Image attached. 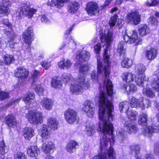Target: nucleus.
<instances>
[{"label":"nucleus","instance_id":"f257e3e1","mask_svg":"<svg viewBox=\"0 0 159 159\" xmlns=\"http://www.w3.org/2000/svg\"><path fill=\"white\" fill-rule=\"evenodd\" d=\"M107 43V48L109 46L111 40H105ZM104 64L102 65V63L98 60H97L98 72L93 71L92 73L91 77L94 83L98 82V73H102L105 77L103 83V88L104 90L106 91L107 94L103 92H101L99 96V108L98 112L99 113L102 112L104 117L107 116L108 114L113 117L112 113L113 110V106L111 101L108 99V96L111 97L113 93L112 85L111 82L109 79L110 72L109 66L110 65V57L108 52L107 48H105L104 53Z\"/></svg>","mask_w":159,"mask_h":159},{"label":"nucleus","instance_id":"f03ea898","mask_svg":"<svg viewBox=\"0 0 159 159\" xmlns=\"http://www.w3.org/2000/svg\"><path fill=\"white\" fill-rule=\"evenodd\" d=\"M102 112L99 113V120L101 121L98 125L99 131L104 134L100 142V150L99 154L93 157L92 159H115L116 153L112 147L108 150L106 148L109 142L110 144H113L114 135L113 134V127L111 121L113 117L108 114L104 117Z\"/></svg>","mask_w":159,"mask_h":159},{"label":"nucleus","instance_id":"7ed1b4c3","mask_svg":"<svg viewBox=\"0 0 159 159\" xmlns=\"http://www.w3.org/2000/svg\"><path fill=\"white\" fill-rule=\"evenodd\" d=\"M27 116L29 121L32 124H37L42 121V114L34 110L29 111Z\"/></svg>","mask_w":159,"mask_h":159},{"label":"nucleus","instance_id":"20e7f679","mask_svg":"<svg viewBox=\"0 0 159 159\" xmlns=\"http://www.w3.org/2000/svg\"><path fill=\"white\" fill-rule=\"evenodd\" d=\"M31 74L33 80V82L32 84V87L38 95H43V89L41 87L40 85H37L35 83L37 80V79L39 76V72L38 70H34L32 71Z\"/></svg>","mask_w":159,"mask_h":159},{"label":"nucleus","instance_id":"39448f33","mask_svg":"<svg viewBox=\"0 0 159 159\" xmlns=\"http://www.w3.org/2000/svg\"><path fill=\"white\" fill-rule=\"evenodd\" d=\"M86 11L90 16L98 15L99 12V9L98 3L94 1L89 2L86 5Z\"/></svg>","mask_w":159,"mask_h":159},{"label":"nucleus","instance_id":"423d86ee","mask_svg":"<svg viewBox=\"0 0 159 159\" xmlns=\"http://www.w3.org/2000/svg\"><path fill=\"white\" fill-rule=\"evenodd\" d=\"M77 112L75 110L69 108L64 113V117L66 121L69 124L73 123L77 119Z\"/></svg>","mask_w":159,"mask_h":159},{"label":"nucleus","instance_id":"0eeeda50","mask_svg":"<svg viewBox=\"0 0 159 159\" xmlns=\"http://www.w3.org/2000/svg\"><path fill=\"white\" fill-rule=\"evenodd\" d=\"M99 33L101 40H111L113 39V34L112 31L108 30V26H103Z\"/></svg>","mask_w":159,"mask_h":159},{"label":"nucleus","instance_id":"6e6552de","mask_svg":"<svg viewBox=\"0 0 159 159\" xmlns=\"http://www.w3.org/2000/svg\"><path fill=\"white\" fill-rule=\"evenodd\" d=\"M11 6V2L9 0H2V4H0V16L9 14L10 11L9 7Z\"/></svg>","mask_w":159,"mask_h":159},{"label":"nucleus","instance_id":"1a4fd4ad","mask_svg":"<svg viewBox=\"0 0 159 159\" xmlns=\"http://www.w3.org/2000/svg\"><path fill=\"white\" fill-rule=\"evenodd\" d=\"M83 110L89 117L92 116L94 113V108L93 103L91 101H86L83 104Z\"/></svg>","mask_w":159,"mask_h":159},{"label":"nucleus","instance_id":"9d476101","mask_svg":"<svg viewBox=\"0 0 159 159\" xmlns=\"http://www.w3.org/2000/svg\"><path fill=\"white\" fill-rule=\"evenodd\" d=\"M159 132V126L153 125L147 126L144 128L142 130V133L143 134L148 137L151 136L153 133Z\"/></svg>","mask_w":159,"mask_h":159},{"label":"nucleus","instance_id":"9b49d317","mask_svg":"<svg viewBox=\"0 0 159 159\" xmlns=\"http://www.w3.org/2000/svg\"><path fill=\"white\" fill-rule=\"evenodd\" d=\"M30 4L29 2L23 3V8L24 10V15L28 18H32L37 11L35 9L33 8H30Z\"/></svg>","mask_w":159,"mask_h":159},{"label":"nucleus","instance_id":"f8f14e48","mask_svg":"<svg viewBox=\"0 0 159 159\" xmlns=\"http://www.w3.org/2000/svg\"><path fill=\"white\" fill-rule=\"evenodd\" d=\"M28 74V70L23 67H18L15 70V76L20 79H25Z\"/></svg>","mask_w":159,"mask_h":159},{"label":"nucleus","instance_id":"ddd939ff","mask_svg":"<svg viewBox=\"0 0 159 159\" xmlns=\"http://www.w3.org/2000/svg\"><path fill=\"white\" fill-rule=\"evenodd\" d=\"M140 18V15L136 11L133 12L128 15L127 19L129 22L135 25H138L139 23Z\"/></svg>","mask_w":159,"mask_h":159},{"label":"nucleus","instance_id":"4468645a","mask_svg":"<svg viewBox=\"0 0 159 159\" xmlns=\"http://www.w3.org/2000/svg\"><path fill=\"white\" fill-rule=\"evenodd\" d=\"M130 100V104L132 107H140L142 110L144 109V105L143 103V99L139 100L136 99L135 97L130 96L129 98Z\"/></svg>","mask_w":159,"mask_h":159},{"label":"nucleus","instance_id":"2eb2a0df","mask_svg":"<svg viewBox=\"0 0 159 159\" xmlns=\"http://www.w3.org/2000/svg\"><path fill=\"white\" fill-rule=\"evenodd\" d=\"M55 147L53 143L51 141H46L43 143L41 149L45 153H49L53 150Z\"/></svg>","mask_w":159,"mask_h":159},{"label":"nucleus","instance_id":"dca6fc26","mask_svg":"<svg viewBox=\"0 0 159 159\" xmlns=\"http://www.w3.org/2000/svg\"><path fill=\"white\" fill-rule=\"evenodd\" d=\"M77 82V84L83 86L84 89H87L90 86L89 80L86 78L85 75H80Z\"/></svg>","mask_w":159,"mask_h":159},{"label":"nucleus","instance_id":"f3484780","mask_svg":"<svg viewBox=\"0 0 159 159\" xmlns=\"http://www.w3.org/2000/svg\"><path fill=\"white\" fill-rule=\"evenodd\" d=\"M84 89L83 86H81L77 83L71 85L70 86V91L73 94L78 95L81 94Z\"/></svg>","mask_w":159,"mask_h":159},{"label":"nucleus","instance_id":"a211bd4d","mask_svg":"<svg viewBox=\"0 0 159 159\" xmlns=\"http://www.w3.org/2000/svg\"><path fill=\"white\" fill-rule=\"evenodd\" d=\"M40 103L42 107L46 110H50L52 108L53 102L50 99L43 98L41 100Z\"/></svg>","mask_w":159,"mask_h":159},{"label":"nucleus","instance_id":"6ab92c4d","mask_svg":"<svg viewBox=\"0 0 159 159\" xmlns=\"http://www.w3.org/2000/svg\"><path fill=\"white\" fill-rule=\"evenodd\" d=\"M155 76L153 78L152 86L156 91H159V69L154 73Z\"/></svg>","mask_w":159,"mask_h":159},{"label":"nucleus","instance_id":"aec40b11","mask_svg":"<svg viewBox=\"0 0 159 159\" xmlns=\"http://www.w3.org/2000/svg\"><path fill=\"white\" fill-rule=\"evenodd\" d=\"M41 137L44 139H49L50 137V129L46 125H43L40 129Z\"/></svg>","mask_w":159,"mask_h":159},{"label":"nucleus","instance_id":"412c9836","mask_svg":"<svg viewBox=\"0 0 159 159\" xmlns=\"http://www.w3.org/2000/svg\"><path fill=\"white\" fill-rule=\"evenodd\" d=\"M40 153L39 148L35 146H31L27 149L28 156L32 157H36Z\"/></svg>","mask_w":159,"mask_h":159},{"label":"nucleus","instance_id":"4be33fe9","mask_svg":"<svg viewBox=\"0 0 159 159\" xmlns=\"http://www.w3.org/2000/svg\"><path fill=\"white\" fill-rule=\"evenodd\" d=\"M124 127L129 133H135L137 130L136 125L129 121H126L124 124Z\"/></svg>","mask_w":159,"mask_h":159},{"label":"nucleus","instance_id":"5701e85b","mask_svg":"<svg viewBox=\"0 0 159 159\" xmlns=\"http://www.w3.org/2000/svg\"><path fill=\"white\" fill-rule=\"evenodd\" d=\"M80 7V4L78 2L75 1L71 2L69 4L68 11L71 14L75 13Z\"/></svg>","mask_w":159,"mask_h":159},{"label":"nucleus","instance_id":"b1692460","mask_svg":"<svg viewBox=\"0 0 159 159\" xmlns=\"http://www.w3.org/2000/svg\"><path fill=\"white\" fill-rule=\"evenodd\" d=\"M34 36L32 28L29 27L23 33L22 37L24 40H30L33 39Z\"/></svg>","mask_w":159,"mask_h":159},{"label":"nucleus","instance_id":"393cba45","mask_svg":"<svg viewBox=\"0 0 159 159\" xmlns=\"http://www.w3.org/2000/svg\"><path fill=\"white\" fill-rule=\"evenodd\" d=\"M23 132L25 138L28 140H30L34 134V130L31 127L25 128Z\"/></svg>","mask_w":159,"mask_h":159},{"label":"nucleus","instance_id":"a878e982","mask_svg":"<svg viewBox=\"0 0 159 159\" xmlns=\"http://www.w3.org/2000/svg\"><path fill=\"white\" fill-rule=\"evenodd\" d=\"M125 42L122 40L120 41L118 44L117 51L119 54L120 58L121 59L125 57V49L124 48L123 45L125 43Z\"/></svg>","mask_w":159,"mask_h":159},{"label":"nucleus","instance_id":"bb28decb","mask_svg":"<svg viewBox=\"0 0 159 159\" xmlns=\"http://www.w3.org/2000/svg\"><path fill=\"white\" fill-rule=\"evenodd\" d=\"M78 146V144L77 142L74 141H70L68 143L66 149L68 152L71 153L75 151Z\"/></svg>","mask_w":159,"mask_h":159},{"label":"nucleus","instance_id":"cd10ccee","mask_svg":"<svg viewBox=\"0 0 159 159\" xmlns=\"http://www.w3.org/2000/svg\"><path fill=\"white\" fill-rule=\"evenodd\" d=\"M69 0H57V3H55L54 0H49L47 3L48 6H56L58 8H60L63 6L64 3Z\"/></svg>","mask_w":159,"mask_h":159},{"label":"nucleus","instance_id":"c85d7f7f","mask_svg":"<svg viewBox=\"0 0 159 159\" xmlns=\"http://www.w3.org/2000/svg\"><path fill=\"white\" fill-rule=\"evenodd\" d=\"M6 124L9 126L11 127L16 124V120L13 115H9L5 118Z\"/></svg>","mask_w":159,"mask_h":159},{"label":"nucleus","instance_id":"c756f323","mask_svg":"<svg viewBox=\"0 0 159 159\" xmlns=\"http://www.w3.org/2000/svg\"><path fill=\"white\" fill-rule=\"evenodd\" d=\"M89 58L90 54L87 52H83L82 53L77 55L76 56V58L80 62L87 61Z\"/></svg>","mask_w":159,"mask_h":159},{"label":"nucleus","instance_id":"7c9ffc66","mask_svg":"<svg viewBox=\"0 0 159 159\" xmlns=\"http://www.w3.org/2000/svg\"><path fill=\"white\" fill-rule=\"evenodd\" d=\"M146 57L147 59L149 60H152L157 57V52L154 48H151L148 50L146 52Z\"/></svg>","mask_w":159,"mask_h":159},{"label":"nucleus","instance_id":"2f4dec72","mask_svg":"<svg viewBox=\"0 0 159 159\" xmlns=\"http://www.w3.org/2000/svg\"><path fill=\"white\" fill-rule=\"evenodd\" d=\"M139 32L141 36H143L150 32V29L146 25H141L139 26Z\"/></svg>","mask_w":159,"mask_h":159},{"label":"nucleus","instance_id":"473e14b6","mask_svg":"<svg viewBox=\"0 0 159 159\" xmlns=\"http://www.w3.org/2000/svg\"><path fill=\"white\" fill-rule=\"evenodd\" d=\"M58 124V121L54 118L51 117L48 120V126L53 130L57 129Z\"/></svg>","mask_w":159,"mask_h":159},{"label":"nucleus","instance_id":"72a5a7b5","mask_svg":"<svg viewBox=\"0 0 159 159\" xmlns=\"http://www.w3.org/2000/svg\"><path fill=\"white\" fill-rule=\"evenodd\" d=\"M147 113H142L139 116L138 120L139 124L141 125H146L147 122Z\"/></svg>","mask_w":159,"mask_h":159},{"label":"nucleus","instance_id":"f704fd0d","mask_svg":"<svg viewBox=\"0 0 159 159\" xmlns=\"http://www.w3.org/2000/svg\"><path fill=\"white\" fill-rule=\"evenodd\" d=\"M123 80L129 83L134 81L135 76L130 73H125L123 75Z\"/></svg>","mask_w":159,"mask_h":159},{"label":"nucleus","instance_id":"c9c22d12","mask_svg":"<svg viewBox=\"0 0 159 159\" xmlns=\"http://www.w3.org/2000/svg\"><path fill=\"white\" fill-rule=\"evenodd\" d=\"M72 65L71 62L68 60L61 61L58 64L59 67L61 69H68Z\"/></svg>","mask_w":159,"mask_h":159},{"label":"nucleus","instance_id":"e433bc0d","mask_svg":"<svg viewBox=\"0 0 159 159\" xmlns=\"http://www.w3.org/2000/svg\"><path fill=\"white\" fill-rule=\"evenodd\" d=\"M124 40L125 39H132V40H138V36L137 33L134 31H131L128 34H126L123 36Z\"/></svg>","mask_w":159,"mask_h":159},{"label":"nucleus","instance_id":"4c0bfd02","mask_svg":"<svg viewBox=\"0 0 159 159\" xmlns=\"http://www.w3.org/2000/svg\"><path fill=\"white\" fill-rule=\"evenodd\" d=\"M143 92L144 95L149 98H153L155 95V92L149 88H144Z\"/></svg>","mask_w":159,"mask_h":159},{"label":"nucleus","instance_id":"58836bf2","mask_svg":"<svg viewBox=\"0 0 159 159\" xmlns=\"http://www.w3.org/2000/svg\"><path fill=\"white\" fill-rule=\"evenodd\" d=\"M145 75H139L138 77L136 78L135 81L137 84L140 86H143L144 82L147 83L145 79Z\"/></svg>","mask_w":159,"mask_h":159},{"label":"nucleus","instance_id":"ea45409f","mask_svg":"<svg viewBox=\"0 0 159 159\" xmlns=\"http://www.w3.org/2000/svg\"><path fill=\"white\" fill-rule=\"evenodd\" d=\"M135 70L138 75H145L144 73L146 70L145 66L143 64H138L135 66Z\"/></svg>","mask_w":159,"mask_h":159},{"label":"nucleus","instance_id":"a19ab883","mask_svg":"<svg viewBox=\"0 0 159 159\" xmlns=\"http://www.w3.org/2000/svg\"><path fill=\"white\" fill-rule=\"evenodd\" d=\"M9 148L5 144L4 140H2L0 142V153L3 155L8 152Z\"/></svg>","mask_w":159,"mask_h":159},{"label":"nucleus","instance_id":"79ce46f5","mask_svg":"<svg viewBox=\"0 0 159 159\" xmlns=\"http://www.w3.org/2000/svg\"><path fill=\"white\" fill-rule=\"evenodd\" d=\"M132 65V61L128 58H125L121 63L122 66L124 68H129Z\"/></svg>","mask_w":159,"mask_h":159},{"label":"nucleus","instance_id":"37998d69","mask_svg":"<svg viewBox=\"0 0 159 159\" xmlns=\"http://www.w3.org/2000/svg\"><path fill=\"white\" fill-rule=\"evenodd\" d=\"M124 135L125 133L124 132L121 131L117 132L115 139L116 141L120 143H123L125 139Z\"/></svg>","mask_w":159,"mask_h":159},{"label":"nucleus","instance_id":"c03bdc74","mask_svg":"<svg viewBox=\"0 0 159 159\" xmlns=\"http://www.w3.org/2000/svg\"><path fill=\"white\" fill-rule=\"evenodd\" d=\"M119 110L121 112L123 111L124 109L127 112L129 110V104L127 101H124L120 103L119 104Z\"/></svg>","mask_w":159,"mask_h":159},{"label":"nucleus","instance_id":"a18cd8bd","mask_svg":"<svg viewBox=\"0 0 159 159\" xmlns=\"http://www.w3.org/2000/svg\"><path fill=\"white\" fill-rule=\"evenodd\" d=\"M34 98V93H28L26 98L23 99V101L26 102L27 105H29V103H31L32 102V100H33Z\"/></svg>","mask_w":159,"mask_h":159},{"label":"nucleus","instance_id":"49530a36","mask_svg":"<svg viewBox=\"0 0 159 159\" xmlns=\"http://www.w3.org/2000/svg\"><path fill=\"white\" fill-rule=\"evenodd\" d=\"M86 134L88 136H92L95 132V126L94 125H87L85 129Z\"/></svg>","mask_w":159,"mask_h":159},{"label":"nucleus","instance_id":"de8ad7c7","mask_svg":"<svg viewBox=\"0 0 159 159\" xmlns=\"http://www.w3.org/2000/svg\"><path fill=\"white\" fill-rule=\"evenodd\" d=\"M14 57L12 55L6 54L4 56V61L6 65H10L11 63L14 62Z\"/></svg>","mask_w":159,"mask_h":159},{"label":"nucleus","instance_id":"09e8293b","mask_svg":"<svg viewBox=\"0 0 159 159\" xmlns=\"http://www.w3.org/2000/svg\"><path fill=\"white\" fill-rule=\"evenodd\" d=\"M51 84L52 86L55 88H61L62 85L61 81L60 80L58 79H52Z\"/></svg>","mask_w":159,"mask_h":159},{"label":"nucleus","instance_id":"8fccbe9b","mask_svg":"<svg viewBox=\"0 0 159 159\" xmlns=\"http://www.w3.org/2000/svg\"><path fill=\"white\" fill-rule=\"evenodd\" d=\"M128 117L129 120H136L138 113L136 111L132 110L131 112L129 111L128 113Z\"/></svg>","mask_w":159,"mask_h":159},{"label":"nucleus","instance_id":"3c124183","mask_svg":"<svg viewBox=\"0 0 159 159\" xmlns=\"http://www.w3.org/2000/svg\"><path fill=\"white\" fill-rule=\"evenodd\" d=\"M118 19V15L117 14H115L111 18L109 23V24L111 28L114 26L116 23Z\"/></svg>","mask_w":159,"mask_h":159},{"label":"nucleus","instance_id":"603ef678","mask_svg":"<svg viewBox=\"0 0 159 159\" xmlns=\"http://www.w3.org/2000/svg\"><path fill=\"white\" fill-rule=\"evenodd\" d=\"M62 79L64 82L67 83L71 80V79L73 78H72V76L70 74L64 73L62 76Z\"/></svg>","mask_w":159,"mask_h":159},{"label":"nucleus","instance_id":"864d4df0","mask_svg":"<svg viewBox=\"0 0 159 159\" xmlns=\"http://www.w3.org/2000/svg\"><path fill=\"white\" fill-rule=\"evenodd\" d=\"M148 23L149 25L152 26H157L158 24V21L157 19L152 16L149 18L148 19Z\"/></svg>","mask_w":159,"mask_h":159},{"label":"nucleus","instance_id":"5fc2aeb1","mask_svg":"<svg viewBox=\"0 0 159 159\" xmlns=\"http://www.w3.org/2000/svg\"><path fill=\"white\" fill-rule=\"evenodd\" d=\"M131 150L133 152H134L136 154H138L140 150V148L139 145H133L131 146L130 148Z\"/></svg>","mask_w":159,"mask_h":159},{"label":"nucleus","instance_id":"6e6d98bb","mask_svg":"<svg viewBox=\"0 0 159 159\" xmlns=\"http://www.w3.org/2000/svg\"><path fill=\"white\" fill-rule=\"evenodd\" d=\"M89 70V68L87 65H84L80 66L79 71L83 75L84 74H86Z\"/></svg>","mask_w":159,"mask_h":159},{"label":"nucleus","instance_id":"4d7b16f0","mask_svg":"<svg viewBox=\"0 0 159 159\" xmlns=\"http://www.w3.org/2000/svg\"><path fill=\"white\" fill-rule=\"evenodd\" d=\"M15 159H26V156L23 152H18L14 155Z\"/></svg>","mask_w":159,"mask_h":159},{"label":"nucleus","instance_id":"13d9d810","mask_svg":"<svg viewBox=\"0 0 159 159\" xmlns=\"http://www.w3.org/2000/svg\"><path fill=\"white\" fill-rule=\"evenodd\" d=\"M9 96V94L4 91H1L0 90V100H4L7 98Z\"/></svg>","mask_w":159,"mask_h":159},{"label":"nucleus","instance_id":"bf43d9fd","mask_svg":"<svg viewBox=\"0 0 159 159\" xmlns=\"http://www.w3.org/2000/svg\"><path fill=\"white\" fill-rule=\"evenodd\" d=\"M41 65L46 70L48 69L51 66V63L50 62H48L45 61L41 62Z\"/></svg>","mask_w":159,"mask_h":159},{"label":"nucleus","instance_id":"052dcab7","mask_svg":"<svg viewBox=\"0 0 159 159\" xmlns=\"http://www.w3.org/2000/svg\"><path fill=\"white\" fill-rule=\"evenodd\" d=\"M159 3V0H152V3H150L149 2H147L145 4L148 6H155Z\"/></svg>","mask_w":159,"mask_h":159},{"label":"nucleus","instance_id":"680f3d73","mask_svg":"<svg viewBox=\"0 0 159 159\" xmlns=\"http://www.w3.org/2000/svg\"><path fill=\"white\" fill-rule=\"evenodd\" d=\"M101 48V44L99 43H97V45H95L94 47L95 52L97 54H98L100 51Z\"/></svg>","mask_w":159,"mask_h":159},{"label":"nucleus","instance_id":"e2e57ef3","mask_svg":"<svg viewBox=\"0 0 159 159\" xmlns=\"http://www.w3.org/2000/svg\"><path fill=\"white\" fill-rule=\"evenodd\" d=\"M154 152L155 154L159 157V143H157L155 144Z\"/></svg>","mask_w":159,"mask_h":159},{"label":"nucleus","instance_id":"0e129e2a","mask_svg":"<svg viewBox=\"0 0 159 159\" xmlns=\"http://www.w3.org/2000/svg\"><path fill=\"white\" fill-rule=\"evenodd\" d=\"M23 4H22L20 11L16 13V16L19 19L22 15H24V10L23 9Z\"/></svg>","mask_w":159,"mask_h":159},{"label":"nucleus","instance_id":"69168bd1","mask_svg":"<svg viewBox=\"0 0 159 159\" xmlns=\"http://www.w3.org/2000/svg\"><path fill=\"white\" fill-rule=\"evenodd\" d=\"M20 98L18 99H15L11 100V101L7 104L6 107H9L10 105H13L15 103L18 102L20 101Z\"/></svg>","mask_w":159,"mask_h":159},{"label":"nucleus","instance_id":"338daca9","mask_svg":"<svg viewBox=\"0 0 159 159\" xmlns=\"http://www.w3.org/2000/svg\"><path fill=\"white\" fill-rule=\"evenodd\" d=\"M143 102L144 105V108L145 106H146L147 107H150L151 105V102L150 100L148 98H145L144 100L143 99Z\"/></svg>","mask_w":159,"mask_h":159},{"label":"nucleus","instance_id":"774afa93","mask_svg":"<svg viewBox=\"0 0 159 159\" xmlns=\"http://www.w3.org/2000/svg\"><path fill=\"white\" fill-rule=\"evenodd\" d=\"M155 106L159 112L157 115V120L159 122V102H155L154 103Z\"/></svg>","mask_w":159,"mask_h":159}]
</instances>
